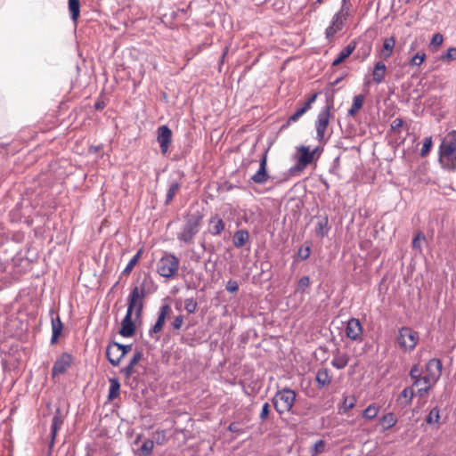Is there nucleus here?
<instances>
[{
	"instance_id": "f257e3e1",
	"label": "nucleus",
	"mask_w": 456,
	"mask_h": 456,
	"mask_svg": "<svg viewBox=\"0 0 456 456\" xmlns=\"http://www.w3.org/2000/svg\"><path fill=\"white\" fill-rule=\"evenodd\" d=\"M157 287L150 275L144 274L142 279L132 285L127 297V310L134 312L135 318H140L144 306V298L147 295L152 294Z\"/></svg>"
},
{
	"instance_id": "f03ea898",
	"label": "nucleus",
	"mask_w": 456,
	"mask_h": 456,
	"mask_svg": "<svg viewBox=\"0 0 456 456\" xmlns=\"http://www.w3.org/2000/svg\"><path fill=\"white\" fill-rule=\"evenodd\" d=\"M438 162L444 170L456 171V130L443 138L438 149Z\"/></svg>"
},
{
	"instance_id": "7ed1b4c3",
	"label": "nucleus",
	"mask_w": 456,
	"mask_h": 456,
	"mask_svg": "<svg viewBox=\"0 0 456 456\" xmlns=\"http://www.w3.org/2000/svg\"><path fill=\"white\" fill-rule=\"evenodd\" d=\"M202 216L199 212L187 215L181 231L177 233V239L184 243H191L200 230Z\"/></svg>"
},
{
	"instance_id": "20e7f679",
	"label": "nucleus",
	"mask_w": 456,
	"mask_h": 456,
	"mask_svg": "<svg viewBox=\"0 0 456 456\" xmlns=\"http://www.w3.org/2000/svg\"><path fill=\"white\" fill-rule=\"evenodd\" d=\"M296 396L295 391L290 388H283L277 391L273 398V403L276 411L279 414L290 411L295 403Z\"/></svg>"
},
{
	"instance_id": "39448f33",
	"label": "nucleus",
	"mask_w": 456,
	"mask_h": 456,
	"mask_svg": "<svg viewBox=\"0 0 456 456\" xmlns=\"http://www.w3.org/2000/svg\"><path fill=\"white\" fill-rule=\"evenodd\" d=\"M296 151L297 163L288 171L289 174L292 176L299 175L310 164L315 160L309 146L299 145L296 148Z\"/></svg>"
},
{
	"instance_id": "423d86ee",
	"label": "nucleus",
	"mask_w": 456,
	"mask_h": 456,
	"mask_svg": "<svg viewBox=\"0 0 456 456\" xmlns=\"http://www.w3.org/2000/svg\"><path fill=\"white\" fill-rule=\"evenodd\" d=\"M180 265L179 259L173 254H166L157 264L158 273L165 278H172L177 273Z\"/></svg>"
},
{
	"instance_id": "0eeeda50",
	"label": "nucleus",
	"mask_w": 456,
	"mask_h": 456,
	"mask_svg": "<svg viewBox=\"0 0 456 456\" xmlns=\"http://www.w3.org/2000/svg\"><path fill=\"white\" fill-rule=\"evenodd\" d=\"M333 108V100L327 97L326 106L319 112L315 121L316 137L319 142H322L330 123V110Z\"/></svg>"
},
{
	"instance_id": "6e6552de",
	"label": "nucleus",
	"mask_w": 456,
	"mask_h": 456,
	"mask_svg": "<svg viewBox=\"0 0 456 456\" xmlns=\"http://www.w3.org/2000/svg\"><path fill=\"white\" fill-rule=\"evenodd\" d=\"M419 339V333L409 327H402L399 330L397 342L400 347L405 351L415 348Z\"/></svg>"
},
{
	"instance_id": "1a4fd4ad",
	"label": "nucleus",
	"mask_w": 456,
	"mask_h": 456,
	"mask_svg": "<svg viewBox=\"0 0 456 456\" xmlns=\"http://www.w3.org/2000/svg\"><path fill=\"white\" fill-rule=\"evenodd\" d=\"M273 179L267 172V152H265L260 159L258 170L251 176L250 180L256 184H265Z\"/></svg>"
},
{
	"instance_id": "9d476101",
	"label": "nucleus",
	"mask_w": 456,
	"mask_h": 456,
	"mask_svg": "<svg viewBox=\"0 0 456 456\" xmlns=\"http://www.w3.org/2000/svg\"><path fill=\"white\" fill-rule=\"evenodd\" d=\"M362 325L359 319L351 318L347 321L346 326V335L348 338L354 341H362Z\"/></svg>"
},
{
	"instance_id": "9b49d317",
	"label": "nucleus",
	"mask_w": 456,
	"mask_h": 456,
	"mask_svg": "<svg viewBox=\"0 0 456 456\" xmlns=\"http://www.w3.org/2000/svg\"><path fill=\"white\" fill-rule=\"evenodd\" d=\"M157 135L161 153L166 154L172 141V131L167 126L163 125L158 128Z\"/></svg>"
},
{
	"instance_id": "f8f14e48",
	"label": "nucleus",
	"mask_w": 456,
	"mask_h": 456,
	"mask_svg": "<svg viewBox=\"0 0 456 456\" xmlns=\"http://www.w3.org/2000/svg\"><path fill=\"white\" fill-rule=\"evenodd\" d=\"M346 19V17L340 15L338 12L333 15L330 24L325 30V37L329 41H331L335 34L343 28Z\"/></svg>"
},
{
	"instance_id": "ddd939ff",
	"label": "nucleus",
	"mask_w": 456,
	"mask_h": 456,
	"mask_svg": "<svg viewBox=\"0 0 456 456\" xmlns=\"http://www.w3.org/2000/svg\"><path fill=\"white\" fill-rule=\"evenodd\" d=\"M72 357L68 353H63L54 362L52 372L53 376L63 374L71 365Z\"/></svg>"
},
{
	"instance_id": "4468645a",
	"label": "nucleus",
	"mask_w": 456,
	"mask_h": 456,
	"mask_svg": "<svg viewBox=\"0 0 456 456\" xmlns=\"http://www.w3.org/2000/svg\"><path fill=\"white\" fill-rule=\"evenodd\" d=\"M171 307L168 304L160 306L156 323L150 330V335L159 333L162 330L167 316L170 314Z\"/></svg>"
},
{
	"instance_id": "2eb2a0df",
	"label": "nucleus",
	"mask_w": 456,
	"mask_h": 456,
	"mask_svg": "<svg viewBox=\"0 0 456 456\" xmlns=\"http://www.w3.org/2000/svg\"><path fill=\"white\" fill-rule=\"evenodd\" d=\"M443 370V364L440 359L432 358L426 364V375L439 380Z\"/></svg>"
},
{
	"instance_id": "dca6fc26",
	"label": "nucleus",
	"mask_w": 456,
	"mask_h": 456,
	"mask_svg": "<svg viewBox=\"0 0 456 456\" xmlns=\"http://www.w3.org/2000/svg\"><path fill=\"white\" fill-rule=\"evenodd\" d=\"M133 312L126 311V314L122 320L121 322V329L119 330V334L122 337L129 338L132 337L134 334L135 331V325L134 322L132 320Z\"/></svg>"
},
{
	"instance_id": "f3484780",
	"label": "nucleus",
	"mask_w": 456,
	"mask_h": 456,
	"mask_svg": "<svg viewBox=\"0 0 456 456\" xmlns=\"http://www.w3.org/2000/svg\"><path fill=\"white\" fill-rule=\"evenodd\" d=\"M106 356L112 366H118L123 359L122 354L117 346V342H110L106 349Z\"/></svg>"
},
{
	"instance_id": "a211bd4d",
	"label": "nucleus",
	"mask_w": 456,
	"mask_h": 456,
	"mask_svg": "<svg viewBox=\"0 0 456 456\" xmlns=\"http://www.w3.org/2000/svg\"><path fill=\"white\" fill-rule=\"evenodd\" d=\"M329 217L327 215L321 216L316 223L315 234L317 237L322 239L326 237L330 232Z\"/></svg>"
},
{
	"instance_id": "6ab92c4d",
	"label": "nucleus",
	"mask_w": 456,
	"mask_h": 456,
	"mask_svg": "<svg viewBox=\"0 0 456 456\" xmlns=\"http://www.w3.org/2000/svg\"><path fill=\"white\" fill-rule=\"evenodd\" d=\"M249 232L245 229L238 230L234 232L232 237L233 246L237 248H240L249 241Z\"/></svg>"
},
{
	"instance_id": "aec40b11",
	"label": "nucleus",
	"mask_w": 456,
	"mask_h": 456,
	"mask_svg": "<svg viewBox=\"0 0 456 456\" xmlns=\"http://www.w3.org/2000/svg\"><path fill=\"white\" fill-rule=\"evenodd\" d=\"M356 42L351 41L338 55V57L333 61L332 66H338L341 62H343L347 57H349L353 52L355 50Z\"/></svg>"
},
{
	"instance_id": "412c9836",
	"label": "nucleus",
	"mask_w": 456,
	"mask_h": 456,
	"mask_svg": "<svg viewBox=\"0 0 456 456\" xmlns=\"http://www.w3.org/2000/svg\"><path fill=\"white\" fill-rule=\"evenodd\" d=\"M387 72V67L382 61L376 62L373 71H372V78L373 81L379 85L384 81L385 76Z\"/></svg>"
},
{
	"instance_id": "4be33fe9",
	"label": "nucleus",
	"mask_w": 456,
	"mask_h": 456,
	"mask_svg": "<svg viewBox=\"0 0 456 456\" xmlns=\"http://www.w3.org/2000/svg\"><path fill=\"white\" fill-rule=\"evenodd\" d=\"M318 388L327 387L331 382V377L330 376L329 370L326 368L320 369L315 377Z\"/></svg>"
},
{
	"instance_id": "5701e85b",
	"label": "nucleus",
	"mask_w": 456,
	"mask_h": 456,
	"mask_svg": "<svg viewBox=\"0 0 456 456\" xmlns=\"http://www.w3.org/2000/svg\"><path fill=\"white\" fill-rule=\"evenodd\" d=\"M62 422L63 421H62L61 416H59V415L53 416V418L52 419V424H51V441L49 444L50 451H52V449L53 447L55 437L57 436L58 431L61 428Z\"/></svg>"
},
{
	"instance_id": "b1692460",
	"label": "nucleus",
	"mask_w": 456,
	"mask_h": 456,
	"mask_svg": "<svg viewBox=\"0 0 456 456\" xmlns=\"http://www.w3.org/2000/svg\"><path fill=\"white\" fill-rule=\"evenodd\" d=\"M63 330V324L59 316L52 318V338L51 343L54 344L57 342L61 331Z\"/></svg>"
},
{
	"instance_id": "393cba45",
	"label": "nucleus",
	"mask_w": 456,
	"mask_h": 456,
	"mask_svg": "<svg viewBox=\"0 0 456 456\" xmlns=\"http://www.w3.org/2000/svg\"><path fill=\"white\" fill-rule=\"evenodd\" d=\"M349 359L350 357L346 353L341 354L338 351L331 361V365L338 370H342L347 365Z\"/></svg>"
},
{
	"instance_id": "a878e982",
	"label": "nucleus",
	"mask_w": 456,
	"mask_h": 456,
	"mask_svg": "<svg viewBox=\"0 0 456 456\" xmlns=\"http://www.w3.org/2000/svg\"><path fill=\"white\" fill-rule=\"evenodd\" d=\"M224 229V221L218 216H214L209 221V232L212 235L220 234Z\"/></svg>"
},
{
	"instance_id": "bb28decb",
	"label": "nucleus",
	"mask_w": 456,
	"mask_h": 456,
	"mask_svg": "<svg viewBox=\"0 0 456 456\" xmlns=\"http://www.w3.org/2000/svg\"><path fill=\"white\" fill-rule=\"evenodd\" d=\"M440 410L437 406L432 408L425 419L427 424L436 426L437 428L440 426Z\"/></svg>"
},
{
	"instance_id": "cd10ccee",
	"label": "nucleus",
	"mask_w": 456,
	"mask_h": 456,
	"mask_svg": "<svg viewBox=\"0 0 456 456\" xmlns=\"http://www.w3.org/2000/svg\"><path fill=\"white\" fill-rule=\"evenodd\" d=\"M69 11L70 12V18L72 21L77 23L80 15V1L69 0Z\"/></svg>"
},
{
	"instance_id": "c85d7f7f",
	"label": "nucleus",
	"mask_w": 456,
	"mask_h": 456,
	"mask_svg": "<svg viewBox=\"0 0 456 456\" xmlns=\"http://www.w3.org/2000/svg\"><path fill=\"white\" fill-rule=\"evenodd\" d=\"M395 45V40L393 37H387L384 40L381 53L385 59H387L392 55Z\"/></svg>"
},
{
	"instance_id": "c756f323",
	"label": "nucleus",
	"mask_w": 456,
	"mask_h": 456,
	"mask_svg": "<svg viewBox=\"0 0 456 456\" xmlns=\"http://www.w3.org/2000/svg\"><path fill=\"white\" fill-rule=\"evenodd\" d=\"M28 248H25L23 251L17 253L12 258L13 264L18 266L26 267L28 264Z\"/></svg>"
},
{
	"instance_id": "7c9ffc66",
	"label": "nucleus",
	"mask_w": 456,
	"mask_h": 456,
	"mask_svg": "<svg viewBox=\"0 0 456 456\" xmlns=\"http://www.w3.org/2000/svg\"><path fill=\"white\" fill-rule=\"evenodd\" d=\"M364 102V96L362 94H357L354 97L353 104L348 110V116L354 117L359 110L362 107Z\"/></svg>"
},
{
	"instance_id": "2f4dec72",
	"label": "nucleus",
	"mask_w": 456,
	"mask_h": 456,
	"mask_svg": "<svg viewBox=\"0 0 456 456\" xmlns=\"http://www.w3.org/2000/svg\"><path fill=\"white\" fill-rule=\"evenodd\" d=\"M120 391V384L118 379L112 378L110 379V391L108 398L110 400H114L119 395Z\"/></svg>"
},
{
	"instance_id": "473e14b6",
	"label": "nucleus",
	"mask_w": 456,
	"mask_h": 456,
	"mask_svg": "<svg viewBox=\"0 0 456 456\" xmlns=\"http://www.w3.org/2000/svg\"><path fill=\"white\" fill-rule=\"evenodd\" d=\"M397 422L396 418L392 412L385 414L380 419L379 423L382 425L384 430L393 428Z\"/></svg>"
},
{
	"instance_id": "72a5a7b5",
	"label": "nucleus",
	"mask_w": 456,
	"mask_h": 456,
	"mask_svg": "<svg viewBox=\"0 0 456 456\" xmlns=\"http://www.w3.org/2000/svg\"><path fill=\"white\" fill-rule=\"evenodd\" d=\"M142 249H139L137 253L130 259L125 269L122 271L121 275H129L134 269V267L138 263L141 255H142Z\"/></svg>"
},
{
	"instance_id": "f704fd0d",
	"label": "nucleus",
	"mask_w": 456,
	"mask_h": 456,
	"mask_svg": "<svg viewBox=\"0 0 456 456\" xmlns=\"http://www.w3.org/2000/svg\"><path fill=\"white\" fill-rule=\"evenodd\" d=\"M411 379L413 380L412 387H418L421 382L422 377L419 365L414 364L409 373Z\"/></svg>"
},
{
	"instance_id": "c9c22d12",
	"label": "nucleus",
	"mask_w": 456,
	"mask_h": 456,
	"mask_svg": "<svg viewBox=\"0 0 456 456\" xmlns=\"http://www.w3.org/2000/svg\"><path fill=\"white\" fill-rule=\"evenodd\" d=\"M180 187H181V185L177 182H174L170 184V186L167 190V195H166V200H165L166 205H168L172 201V200L174 199V197L179 191Z\"/></svg>"
},
{
	"instance_id": "e433bc0d",
	"label": "nucleus",
	"mask_w": 456,
	"mask_h": 456,
	"mask_svg": "<svg viewBox=\"0 0 456 456\" xmlns=\"http://www.w3.org/2000/svg\"><path fill=\"white\" fill-rule=\"evenodd\" d=\"M415 392L412 387H405L399 395V398L405 399L404 404L410 405L412 402Z\"/></svg>"
},
{
	"instance_id": "4c0bfd02",
	"label": "nucleus",
	"mask_w": 456,
	"mask_h": 456,
	"mask_svg": "<svg viewBox=\"0 0 456 456\" xmlns=\"http://www.w3.org/2000/svg\"><path fill=\"white\" fill-rule=\"evenodd\" d=\"M326 443L324 440H318L311 447L310 452L311 456H316L318 454L322 453L325 451Z\"/></svg>"
},
{
	"instance_id": "58836bf2",
	"label": "nucleus",
	"mask_w": 456,
	"mask_h": 456,
	"mask_svg": "<svg viewBox=\"0 0 456 456\" xmlns=\"http://www.w3.org/2000/svg\"><path fill=\"white\" fill-rule=\"evenodd\" d=\"M379 413V407L375 404L369 405L362 413V417L366 419H373Z\"/></svg>"
},
{
	"instance_id": "ea45409f",
	"label": "nucleus",
	"mask_w": 456,
	"mask_h": 456,
	"mask_svg": "<svg viewBox=\"0 0 456 456\" xmlns=\"http://www.w3.org/2000/svg\"><path fill=\"white\" fill-rule=\"evenodd\" d=\"M154 448V442L151 439H146L140 447L141 452L144 456H150Z\"/></svg>"
},
{
	"instance_id": "a19ab883",
	"label": "nucleus",
	"mask_w": 456,
	"mask_h": 456,
	"mask_svg": "<svg viewBox=\"0 0 456 456\" xmlns=\"http://www.w3.org/2000/svg\"><path fill=\"white\" fill-rule=\"evenodd\" d=\"M425 240H426L425 235L421 232H418L412 240L413 249L418 250L419 252H421L422 251L421 241Z\"/></svg>"
},
{
	"instance_id": "79ce46f5",
	"label": "nucleus",
	"mask_w": 456,
	"mask_h": 456,
	"mask_svg": "<svg viewBox=\"0 0 456 456\" xmlns=\"http://www.w3.org/2000/svg\"><path fill=\"white\" fill-rule=\"evenodd\" d=\"M198 304L192 297L186 298L184 301V308L189 314H194L197 311Z\"/></svg>"
},
{
	"instance_id": "37998d69",
	"label": "nucleus",
	"mask_w": 456,
	"mask_h": 456,
	"mask_svg": "<svg viewBox=\"0 0 456 456\" xmlns=\"http://www.w3.org/2000/svg\"><path fill=\"white\" fill-rule=\"evenodd\" d=\"M310 284V278L308 276L301 277L297 282V291L304 293L305 289H307Z\"/></svg>"
},
{
	"instance_id": "c03bdc74",
	"label": "nucleus",
	"mask_w": 456,
	"mask_h": 456,
	"mask_svg": "<svg viewBox=\"0 0 456 456\" xmlns=\"http://www.w3.org/2000/svg\"><path fill=\"white\" fill-rule=\"evenodd\" d=\"M356 403V399L354 396H346L344 398L342 407L343 411L346 412L347 411L353 409Z\"/></svg>"
},
{
	"instance_id": "a18cd8bd",
	"label": "nucleus",
	"mask_w": 456,
	"mask_h": 456,
	"mask_svg": "<svg viewBox=\"0 0 456 456\" xmlns=\"http://www.w3.org/2000/svg\"><path fill=\"white\" fill-rule=\"evenodd\" d=\"M432 143H433L432 137L429 136V137H426L424 139L423 146L420 151L421 157H426L429 153L431 147H432Z\"/></svg>"
},
{
	"instance_id": "49530a36",
	"label": "nucleus",
	"mask_w": 456,
	"mask_h": 456,
	"mask_svg": "<svg viewBox=\"0 0 456 456\" xmlns=\"http://www.w3.org/2000/svg\"><path fill=\"white\" fill-rule=\"evenodd\" d=\"M440 59L443 61H451L456 60V47H451L443 54Z\"/></svg>"
},
{
	"instance_id": "de8ad7c7",
	"label": "nucleus",
	"mask_w": 456,
	"mask_h": 456,
	"mask_svg": "<svg viewBox=\"0 0 456 456\" xmlns=\"http://www.w3.org/2000/svg\"><path fill=\"white\" fill-rule=\"evenodd\" d=\"M426 59V54L424 53H417L410 61L411 66H419Z\"/></svg>"
},
{
	"instance_id": "09e8293b",
	"label": "nucleus",
	"mask_w": 456,
	"mask_h": 456,
	"mask_svg": "<svg viewBox=\"0 0 456 456\" xmlns=\"http://www.w3.org/2000/svg\"><path fill=\"white\" fill-rule=\"evenodd\" d=\"M310 253H311L310 245H307L305 247H301L297 252V258L300 260H306L309 257Z\"/></svg>"
},
{
	"instance_id": "8fccbe9b",
	"label": "nucleus",
	"mask_w": 456,
	"mask_h": 456,
	"mask_svg": "<svg viewBox=\"0 0 456 456\" xmlns=\"http://www.w3.org/2000/svg\"><path fill=\"white\" fill-rule=\"evenodd\" d=\"M351 4L349 0H342L341 1V7L339 11L338 12L340 15L345 16L347 18L349 14Z\"/></svg>"
},
{
	"instance_id": "3c124183",
	"label": "nucleus",
	"mask_w": 456,
	"mask_h": 456,
	"mask_svg": "<svg viewBox=\"0 0 456 456\" xmlns=\"http://www.w3.org/2000/svg\"><path fill=\"white\" fill-rule=\"evenodd\" d=\"M142 358V351L136 349L128 364L135 366Z\"/></svg>"
},
{
	"instance_id": "603ef678",
	"label": "nucleus",
	"mask_w": 456,
	"mask_h": 456,
	"mask_svg": "<svg viewBox=\"0 0 456 456\" xmlns=\"http://www.w3.org/2000/svg\"><path fill=\"white\" fill-rule=\"evenodd\" d=\"M226 290L230 293L236 292L239 289V284L237 281L229 280L226 283Z\"/></svg>"
},
{
	"instance_id": "864d4df0",
	"label": "nucleus",
	"mask_w": 456,
	"mask_h": 456,
	"mask_svg": "<svg viewBox=\"0 0 456 456\" xmlns=\"http://www.w3.org/2000/svg\"><path fill=\"white\" fill-rule=\"evenodd\" d=\"M269 413H270V404L268 403H265L262 407L260 415H259V419H261V421L265 420L268 418Z\"/></svg>"
},
{
	"instance_id": "5fc2aeb1",
	"label": "nucleus",
	"mask_w": 456,
	"mask_h": 456,
	"mask_svg": "<svg viewBox=\"0 0 456 456\" xmlns=\"http://www.w3.org/2000/svg\"><path fill=\"white\" fill-rule=\"evenodd\" d=\"M304 114L305 112L301 108L297 109V111L289 118L288 124L297 121Z\"/></svg>"
},
{
	"instance_id": "6e6d98bb",
	"label": "nucleus",
	"mask_w": 456,
	"mask_h": 456,
	"mask_svg": "<svg viewBox=\"0 0 456 456\" xmlns=\"http://www.w3.org/2000/svg\"><path fill=\"white\" fill-rule=\"evenodd\" d=\"M444 37L440 33H436L433 36L431 39V45L435 46H439L443 44Z\"/></svg>"
},
{
	"instance_id": "4d7b16f0",
	"label": "nucleus",
	"mask_w": 456,
	"mask_h": 456,
	"mask_svg": "<svg viewBox=\"0 0 456 456\" xmlns=\"http://www.w3.org/2000/svg\"><path fill=\"white\" fill-rule=\"evenodd\" d=\"M183 324V315H177L173 322L172 326L175 330H180Z\"/></svg>"
},
{
	"instance_id": "13d9d810",
	"label": "nucleus",
	"mask_w": 456,
	"mask_h": 456,
	"mask_svg": "<svg viewBox=\"0 0 456 456\" xmlns=\"http://www.w3.org/2000/svg\"><path fill=\"white\" fill-rule=\"evenodd\" d=\"M126 378H130L134 372V366L128 364L121 370Z\"/></svg>"
},
{
	"instance_id": "bf43d9fd",
	"label": "nucleus",
	"mask_w": 456,
	"mask_h": 456,
	"mask_svg": "<svg viewBox=\"0 0 456 456\" xmlns=\"http://www.w3.org/2000/svg\"><path fill=\"white\" fill-rule=\"evenodd\" d=\"M117 346H118L123 358L132 350V345H122L117 342Z\"/></svg>"
},
{
	"instance_id": "052dcab7",
	"label": "nucleus",
	"mask_w": 456,
	"mask_h": 456,
	"mask_svg": "<svg viewBox=\"0 0 456 456\" xmlns=\"http://www.w3.org/2000/svg\"><path fill=\"white\" fill-rule=\"evenodd\" d=\"M438 380L428 376L425 374V376L422 377L421 382H423L426 386H430L432 387Z\"/></svg>"
},
{
	"instance_id": "680f3d73",
	"label": "nucleus",
	"mask_w": 456,
	"mask_h": 456,
	"mask_svg": "<svg viewBox=\"0 0 456 456\" xmlns=\"http://www.w3.org/2000/svg\"><path fill=\"white\" fill-rule=\"evenodd\" d=\"M403 124V121L402 118H395L392 122H391V129L393 131H397Z\"/></svg>"
},
{
	"instance_id": "e2e57ef3",
	"label": "nucleus",
	"mask_w": 456,
	"mask_h": 456,
	"mask_svg": "<svg viewBox=\"0 0 456 456\" xmlns=\"http://www.w3.org/2000/svg\"><path fill=\"white\" fill-rule=\"evenodd\" d=\"M228 430L232 432V433H237V434H240L242 433V429L240 427V424L238 422H232L229 425L228 427Z\"/></svg>"
},
{
	"instance_id": "0e129e2a",
	"label": "nucleus",
	"mask_w": 456,
	"mask_h": 456,
	"mask_svg": "<svg viewBox=\"0 0 456 456\" xmlns=\"http://www.w3.org/2000/svg\"><path fill=\"white\" fill-rule=\"evenodd\" d=\"M430 386H425L424 387L419 388L416 392V395H419V397H423L430 391Z\"/></svg>"
},
{
	"instance_id": "69168bd1",
	"label": "nucleus",
	"mask_w": 456,
	"mask_h": 456,
	"mask_svg": "<svg viewBox=\"0 0 456 456\" xmlns=\"http://www.w3.org/2000/svg\"><path fill=\"white\" fill-rule=\"evenodd\" d=\"M311 152L313 153L314 158L318 159L322 152V148L317 146L314 149L311 150Z\"/></svg>"
},
{
	"instance_id": "338daca9",
	"label": "nucleus",
	"mask_w": 456,
	"mask_h": 456,
	"mask_svg": "<svg viewBox=\"0 0 456 456\" xmlns=\"http://www.w3.org/2000/svg\"><path fill=\"white\" fill-rule=\"evenodd\" d=\"M317 96H318L317 93L314 94L311 97L308 98L306 102H309V104L312 106V104L316 101Z\"/></svg>"
},
{
	"instance_id": "774afa93",
	"label": "nucleus",
	"mask_w": 456,
	"mask_h": 456,
	"mask_svg": "<svg viewBox=\"0 0 456 456\" xmlns=\"http://www.w3.org/2000/svg\"><path fill=\"white\" fill-rule=\"evenodd\" d=\"M311 107H312V106L309 104V102H305L304 103V105H303L302 107H300V108H301V109L304 110V112L305 113L308 110H310V109H311Z\"/></svg>"
}]
</instances>
